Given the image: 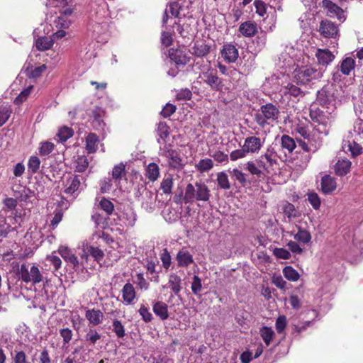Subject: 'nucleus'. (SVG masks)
<instances>
[{
	"instance_id": "f257e3e1",
	"label": "nucleus",
	"mask_w": 363,
	"mask_h": 363,
	"mask_svg": "<svg viewBox=\"0 0 363 363\" xmlns=\"http://www.w3.org/2000/svg\"><path fill=\"white\" fill-rule=\"evenodd\" d=\"M296 130L303 138V139H297V143L298 147H301L304 152L301 155L302 164L301 167L305 168L311 159V154L315 152L320 148L323 135H318L315 128L312 131H310L303 125H298Z\"/></svg>"
},
{
	"instance_id": "f03ea898",
	"label": "nucleus",
	"mask_w": 363,
	"mask_h": 363,
	"mask_svg": "<svg viewBox=\"0 0 363 363\" xmlns=\"http://www.w3.org/2000/svg\"><path fill=\"white\" fill-rule=\"evenodd\" d=\"M335 111H330L328 108L318 107L316 104L310 106L309 115L311 121L316 123L315 128L318 135L326 136L329 133L330 127L335 118Z\"/></svg>"
},
{
	"instance_id": "7ed1b4c3",
	"label": "nucleus",
	"mask_w": 363,
	"mask_h": 363,
	"mask_svg": "<svg viewBox=\"0 0 363 363\" xmlns=\"http://www.w3.org/2000/svg\"><path fill=\"white\" fill-rule=\"evenodd\" d=\"M196 67L200 69L198 80L200 83L207 84L213 91H221L223 87V79L218 77L217 71L212 68L210 62L204 63L203 60L197 61Z\"/></svg>"
},
{
	"instance_id": "20e7f679",
	"label": "nucleus",
	"mask_w": 363,
	"mask_h": 363,
	"mask_svg": "<svg viewBox=\"0 0 363 363\" xmlns=\"http://www.w3.org/2000/svg\"><path fill=\"white\" fill-rule=\"evenodd\" d=\"M280 111L273 104L268 103L260 106L259 110L255 115V121L260 127H265L267 125H273L277 123Z\"/></svg>"
},
{
	"instance_id": "39448f33",
	"label": "nucleus",
	"mask_w": 363,
	"mask_h": 363,
	"mask_svg": "<svg viewBox=\"0 0 363 363\" xmlns=\"http://www.w3.org/2000/svg\"><path fill=\"white\" fill-rule=\"evenodd\" d=\"M211 196V191L207 185L202 182H196L195 185L192 184H187L184 199L186 202L194 201H208Z\"/></svg>"
},
{
	"instance_id": "423d86ee",
	"label": "nucleus",
	"mask_w": 363,
	"mask_h": 363,
	"mask_svg": "<svg viewBox=\"0 0 363 363\" xmlns=\"http://www.w3.org/2000/svg\"><path fill=\"white\" fill-rule=\"evenodd\" d=\"M324 69L312 66L301 67L296 69L295 79L301 84L314 83L323 77Z\"/></svg>"
},
{
	"instance_id": "0eeeda50",
	"label": "nucleus",
	"mask_w": 363,
	"mask_h": 363,
	"mask_svg": "<svg viewBox=\"0 0 363 363\" xmlns=\"http://www.w3.org/2000/svg\"><path fill=\"white\" fill-rule=\"evenodd\" d=\"M317 101L323 108H328L330 112L335 111L337 100L333 86H325L318 91L317 93Z\"/></svg>"
},
{
	"instance_id": "6e6552de",
	"label": "nucleus",
	"mask_w": 363,
	"mask_h": 363,
	"mask_svg": "<svg viewBox=\"0 0 363 363\" xmlns=\"http://www.w3.org/2000/svg\"><path fill=\"white\" fill-rule=\"evenodd\" d=\"M18 274L23 281L37 284L43 281V274L38 266L31 263H23L18 269Z\"/></svg>"
},
{
	"instance_id": "1a4fd4ad",
	"label": "nucleus",
	"mask_w": 363,
	"mask_h": 363,
	"mask_svg": "<svg viewBox=\"0 0 363 363\" xmlns=\"http://www.w3.org/2000/svg\"><path fill=\"white\" fill-rule=\"evenodd\" d=\"M277 153L274 147L271 145L267 147L263 155L256 160V162L259 167H262L263 170L269 172V169H271L274 164L277 163Z\"/></svg>"
},
{
	"instance_id": "9d476101",
	"label": "nucleus",
	"mask_w": 363,
	"mask_h": 363,
	"mask_svg": "<svg viewBox=\"0 0 363 363\" xmlns=\"http://www.w3.org/2000/svg\"><path fill=\"white\" fill-rule=\"evenodd\" d=\"M120 225L122 227H133L137 220L136 213L130 205H124L118 213Z\"/></svg>"
},
{
	"instance_id": "9b49d317",
	"label": "nucleus",
	"mask_w": 363,
	"mask_h": 363,
	"mask_svg": "<svg viewBox=\"0 0 363 363\" xmlns=\"http://www.w3.org/2000/svg\"><path fill=\"white\" fill-rule=\"evenodd\" d=\"M160 154L168 160L169 164L172 168L180 169L183 167L182 160L179 153L172 149L169 145L165 144L163 147L160 148Z\"/></svg>"
},
{
	"instance_id": "f8f14e48",
	"label": "nucleus",
	"mask_w": 363,
	"mask_h": 363,
	"mask_svg": "<svg viewBox=\"0 0 363 363\" xmlns=\"http://www.w3.org/2000/svg\"><path fill=\"white\" fill-rule=\"evenodd\" d=\"M356 63L354 59L352 57H346L337 66V71L333 73V80L335 82L341 80V74L339 72L345 76L350 75L351 72L354 69Z\"/></svg>"
},
{
	"instance_id": "ddd939ff",
	"label": "nucleus",
	"mask_w": 363,
	"mask_h": 363,
	"mask_svg": "<svg viewBox=\"0 0 363 363\" xmlns=\"http://www.w3.org/2000/svg\"><path fill=\"white\" fill-rule=\"evenodd\" d=\"M321 6L330 18H336L341 22L346 20V15L342 9L330 0H323Z\"/></svg>"
},
{
	"instance_id": "4468645a",
	"label": "nucleus",
	"mask_w": 363,
	"mask_h": 363,
	"mask_svg": "<svg viewBox=\"0 0 363 363\" xmlns=\"http://www.w3.org/2000/svg\"><path fill=\"white\" fill-rule=\"evenodd\" d=\"M278 95L280 96L279 101L284 102L286 100H290L291 97L297 99L300 96H303V92L299 87L289 83L286 86H284L280 88Z\"/></svg>"
},
{
	"instance_id": "2eb2a0df",
	"label": "nucleus",
	"mask_w": 363,
	"mask_h": 363,
	"mask_svg": "<svg viewBox=\"0 0 363 363\" xmlns=\"http://www.w3.org/2000/svg\"><path fill=\"white\" fill-rule=\"evenodd\" d=\"M264 138L251 135L245 138L243 146L248 154H257L264 146Z\"/></svg>"
},
{
	"instance_id": "dca6fc26",
	"label": "nucleus",
	"mask_w": 363,
	"mask_h": 363,
	"mask_svg": "<svg viewBox=\"0 0 363 363\" xmlns=\"http://www.w3.org/2000/svg\"><path fill=\"white\" fill-rule=\"evenodd\" d=\"M319 32L325 38H335L338 34V28L335 23L325 19L320 22Z\"/></svg>"
},
{
	"instance_id": "f3484780",
	"label": "nucleus",
	"mask_w": 363,
	"mask_h": 363,
	"mask_svg": "<svg viewBox=\"0 0 363 363\" xmlns=\"http://www.w3.org/2000/svg\"><path fill=\"white\" fill-rule=\"evenodd\" d=\"M41 33L40 28H37L33 30V35L38 37L35 40V46L38 50L45 51L51 48L54 42L51 36H40Z\"/></svg>"
},
{
	"instance_id": "a211bd4d",
	"label": "nucleus",
	"mask_w": 363,
	"mask_h": 363,
	"mask_svg": "<svg viewBox=\"0 0 363 363\" xmlns=\"http://www.w3.org/2000/svg\"><path fill=\"white\" fill-rule=\"evenodd\" d=\"M220 55L223 60L228 63L235 62L239 57L238 49L232 43L225 44L220 50Z\"/></svg>"
},
{
	"instance_id": "6ab92c4d",
	"label": "nucleus",
	"mask_w": 363,
	"mask_h": 363,
	"mask_svg": "<svg viewBox=\"0 0 363 363\" xmlns=\"http://www.w3.org/2000/svg\"><path fill=\"white\" fill-rule=\"evenodd\" d=\"M80 185L81 181L79 176H70L66 181L65 192L70 195H77Z\"/></svg>"
},
{
	"instance_id": "aec40b11",
	"label": "nucleus",
	"mask_w": 363,
	"mask_h": 363,
	"mask_svg": "<svg viewBox=\"0 0 363 363\" xmlns=\"http://www.w3.org/2000/svg\"><path fill=\"white\" fill-rule=\"evenodd\" d=\"M122 298L125 305H131L134 303L136 298V292L134 286L130 283H126L122 290Z\"/></svg>"
},
{
	"instance_id": "412c9836",
	"label": "nucleus",
	"mask_w": 363,
	"mask_h": 363,
	"mask_svg": "<svg viewBox=\"0 0 363 363\" xmlns=\"http://www.w3.org/2000/svg\"><path fill=\"white\" fill-rule=\"evenodd\" d=\"M169 55L171 60L178 65H185L189 61V57L182 49H170Z\"/></svg>"
},
{
	"instance_id": "4be33fe9",
	"label": "nucleus",
	"mask_w": 363,
	"mask_h": 363,
	"mask_svg": "<svg viewBox=\"0 0 363 363\" xmlns=\"http://www.w3.org/2000/svg\"><path fill=\"white\" fill-rule=\"evenodd\" d=\"M91 126L97 130H104L105 123L104 121V111L100 108H96L92 111Z\"/></svg>"
},
{
	"instance_id": "5701e85b",
	"label": "nucleus",
	"mask_w": 363,
	"mask_h": 363,
	"mask_svg": "<svg viewBox=\"0 0 363 363\" xmlns=\"http://www.w3.org/2000/svg\"><path fill=\"white\" fill-rule=\"evenodd\" d=\"M210 50L211 46L208 44L203 42L196 41L194 43L189 51L194 56L203 57L210 52Z\"/></svg>"
},
{
	"instance_id": "b1692460",
	"label": "nucleus",
	"mask_w": 363,
	"mask_h": 363,
	"mask_svg": "<svg viewBox=\"0 0 363 363\" xmlns=\"http://www.w3.org/2000/svg\"><path fill=\"white\" fill-rule=\"evenodd\" d=\"M319 65L327 66L331 63L334 59L335 55L328 49H318L315 53Z\"/></svg>"
},
{
	"instance_id": "393cba45",
	"label": "nucleus",
	"mask_w": 363,
	"mask_h": 363,
	"mask_svg": "<svg viewBox=\"0 0 363 363\" xmlns=\"http://www.w3.org/2000/svg\"><path fill=\"white\" fill-rule=\"evenodd\" d=\"M167 286L170 288L176 296L179 297L182 289L181 277L175 274H171L169 277ZM162 287L165 288L166 286H163Z\"/></svg>"
},
{
	"instance_id": "a878e982",
	"label": "nucleus",
	"mask_w": 363,
	"mask_h": 363,
	"mask_svg": "<svg viewBox=\"0 0 363 363\" xmlns=\"http://www.w3.org/2000/svg\"><path fill=\"white\" fill-rule=\"evenodd\" d=\"M176 259L178 267H187L194 262L192 255L186 250H179L177 255Z\"/></svg>"
},
{
	"instance_id": "bb28decb",
	"label": "nucleus",
	"mask_w": 363,
	"mask_h": 363,
	"mask_svg": "<svg viewBox=\"0 0 363 363\" xmlns=\"http://www.w3.org/2000/svg\"><path fill=\"white\" fill-rule=\"evenodd\" d=\"M239 31L243 36L252 37L257 32V26L255 22L245 21L240 25Z\"/></svg>"
},
{
	"instance_id": "cd10ccee",
	"label": "nucleus",
	"mask_w": 363,
	"mask_h": 363,
	"mask_svg": "<svg viewBox=\"0 0 363 363\" xmlns=\"http://www.w3.org/2000/svg\"><path fill=\"white\" fill-rule=\"evenodd\" d=\"M85 316L89 323L94 326L101 323L104 318L102 312L100 310L94 308L87 310Z\"/></svg>"
},
{
	"instance_id": "c85d7f7f",
	"label": "nucleus",
	"mask_w": 363,
	"mask_h": 363,
	"mask_svg": "<svg viewBox=\"0 0 363 363\" xmlns=\"http://www.w3.org/2000/svg\"><path fill=\"white\" fill-rule=\"evenodd\" d=\"M58 252L66 262L73 264L74 267L79 264L77 257L67 247L60 246L58 249Z\"/></svg>"
},
{
	"instance_id": "c756f323",
	"label": "nucleus",
	"mask_w": 363,
	"mask_h": 363,
	"mask_svg": "<svg viewBox=\"0 0 363 363\" xmlns=\"http://www.w3.org/2000/svg\"><path fill=\"white\" fill-rule=\"evenodd\" d=\"M336 189L335 179L330 175H325L321 180V189L324 194H330Z\"/></svg>"
},
{
	"instance_id": "7c9ffc66",
	"label": "nucleus",
	"mask_w": 363,
	"mask_h": 363,
	"mask_svg": "<svg viewBox=\"0 0 363 363\" xmlns=\"http://www.w3.org/2000/svg\"><path fill=\"white\" fill-rule=\"evenodd\" d=\"M153 312L162 320H166L169 317L167 305L162 301H157L153 304Z\"/></svg>"
},
{
	"instance_id": "2f4dec72",
	"label": "nucleus",
	"mask_w": 363,
	"mask_h": 363,
	"mask_svg": "<svg viewBox=\"0 0 363 363\" xmlns=\"http://www.w3.org/2000/svg\"><path fill=\"white\" fill-rule=\"evenodd\" d=\"M342 148L345 151H350L351 155L354 157L362 153V147L354 140H343Z\"/></svg>"
},
{
	"instance_id": "473e14b6",
	"label": "nucleus",
	"mask_w": 363,
	"mask_h": 363,
	"mask_svg": "<svg viewBox=\"0 0 363 363\" xmlns=\"http://www.w3.org/2000/svg\"><path fill=\"white\" fill-rule=\"evenodd\" d=\"M125 174V165L123 163H120L112 169L111 172V178L113 179L115 186H118L120 183V181L122 179V177Z\"/></svg>"
},
{
	"instance_id": "72a5a7b5",
	"label": "nucleus",
	"mask_w": 363,
	"mask_h": 363,
	"mask_svg": "<svg viewBox=\"0 0 363 363\" xmlns=\"http://www.w3.org/2000/svg\"><path fill=\"white\" fill-rule=\"evenodd\" d=\"M99 138L94 133H89L86 138V150L89 153H94L98 149Z\"/></svg>"
},
{
	"instance_id": "f704fd0d",
	"label": "nucleus",
	"mask_w": 363,
	"mask_h": 363,
	"mask_svg": "<svg viewBox=\"0 0 363 363\" xmlns=\"http://www.w3.org/2000/svg\"><path fill=\"white\" fill-rule=\"evenodd\" d=\"M351 167V162L348 160H338L335 166L336 174L343 176L347 174Z\"/></svg>"
},
{
	"instance_id": "c9c22d12",
	"label": "nucleus",
	"mask_w": 363,
	"mask_h": 363,
	"mask_svg": "<svg viewBox=\"0 0 363 363\" xmlns=\"http://www.w3.org/2000/svg\"><path fill=\"white\" fill-rule=\"evenodd\" d=\"M160 175V168L156 163H150L145 169V176L152 182L157 179Z\"/></svg>"
},
{
	"instance_id": "e433bc0d",
	"label": "nucleus",
	"mask_w": 363,
	"mask_h": 363,
	"mask_svg": "<svg viewBox=\"0 0 363 363\" xmlns=\"http://www.w3.org/2000/svg\"><path fill=\"white\" fill-rule=\"evenodd\" d=\"M294 52V50L292 47H286V50L281 53L279 59L280 62L282 61L283 67H289L294 63L293 55H291Z\"/></svg>"
},
{
	"instance_id": "4c0bfd02",
	"label": "nucleus",
	"mask_w": 363,
	"mask_h": 363,
	"mask_svg": "<svg viewBox=\"0 0 363 363\" xmlns=\"http://www.w3.org/2000/svg\"><path fill=\"white\" fill-rule=\"evenodd\" d=\"M281 145L284 150H286L289 153L297 147L295 140L287 135H284L281 138Z\"/></svg>"
},
{
	"instance_id": "58836bf2",
	"label": "nucleus",
	"mask_w": 363,
	"mask_h": 363,
	"mask_svg": "<svg viewBox=\"0 0 363 363\" xmlns=\"http://www.w3.org/2000/svg\"><path fill=\"white\" fill-rule=\"evenodd\" d=\"M294 238L298 242L305 245L311 241V236L309 232L306 230L301 229L298 228V230L296 233L293 234Z\"/></svg>"
},
{
	"instance_id": "ea45409f",
	"label": "nucleus",
	"mask_w": 363,
	"mask_h": 363,
	"mask_svg": "<svg viewBox=\"0 0 363 363\" xmlns=\"http://www.w3.org/2000/svg\"><path fill=\"white\" fill-rule=\"evenodd\" d=\"M169 128L165 122H160L157 125V133L160 138L157 140L158 143H161L160 140L165 143L166 138L169 135Z\"/></svg>"
},
{
	"instance_id": "a19ab883",
	"label": "nucleus",
	"mask_w": 363,
	"mask_h": 363,
	"mask_svg": "<svg viewBox=\"0 0 363 363\" xmlns=\"http://www.w3.org/2000/svg\"><path fill=\"white\" fill-rule=\"evenodd\" d=\"M282 210L284 215L286 216L289 220L298 216V211L295 208L294 206L291 203L285 202L283 204Z\"/></svg>"
},
{
	"instance_id": "79ce46f5",
	"label": "nucleus",
	"mask_w": 363,
	"mask_h": 363,
	"mask_svg": "<svg viewBox=\"0 0 363 363\" xmlns=\"http://www.w3.org/2000/svg\"><path fill=\"white\" fill-rule=\"evenodd\" d=\"M260 335L264 343L268 346L274 337V332L271 328L263 326L260 329Z\"/></svg>"
},
{
	"instance_id": "37998d69",
	"label": "nucleus",
	"mask_w": 363,
	"mask_h": 363,
	"mask_svg": "<svg viewBox=\"0 0 363 363\" xmlns=\"http://www.w3.org/2000/svg\"><path fill=\"white\" fill-rule=\"evenodd\" d=\"M173 186V179L171 175L164 177L160 184V189L165 194H171Z\"/></svg>"
},
{
	"instance_id": "c03bdc74",
	"label": "nucleus",
	"mask_w": 363,
	"mask_h": 363,
	"mask_svg": "<svg viewBox=\"0 0 363 363\" xmlns=\"http://www.w3.org/2000/svg\"><path fill=\"white\" fill-rule=\"evenodd\" d=\"M213 167V162L211 159H202L196 164V167L200 172H206L211 170Z\"/></svg>"
},
{
	"instance_id": "a18cd8bd",
	"label": "nucleus",
	"mask_w": 363,
	"mask_h": 363,
	"mask_svg": "<svg viewBox=\"0 0 363 363\" xmlns=\"http://www.w3.org/2000/svg\"><path fill=\"white\" fill-rule=\"evenodd\" d=\"M283 274L285 278L291 281H296L300 277L298 272L291 266L285 267L283 269Z\"/></svg>"
},
{
	"instance_id": "49530a36",
	"label": "nucleus",
	"mask_w": 363,
	"mask_h": 363,
	"mask_svg": "<svg viewBox=\"0 0 363 363\" xmlns=\"http://www.w3.org/2000/svg\"><path fill=\"white\" fill-rule=\"evenodd\" d=\"M217 182L220 189L228 190L230 188L228 177L224 172H219L217 174Z\"/></svg>"
},
{
	"instance_id": "de8ad7c7",
	"label": "nucleus",
	"mask_w": 363,
	"mask_h": 363,
	"mask_svg": "<svg viewBox=\"0 0 363 363\" xmlns=\"http://www.w3.org/2000/svg\"><path fill=\"white\" fill-rule=\"evenodd\" d=\"M112 330L118 338H123L125 335V328L122 323L118 320L114 319L113 320Z\"/></svg>"
},
{
	"instance_id": "09e8293b",
	"label": "nucleus",
	"mask_w": 363,
	"mask_h": 363,
	"mask_svg": "<svg viewBox=\"0 0 363 363\" xmlns=\"http://www.w3.org/2000/svg\"><path fill=\"white\" fill-rule=\"evenodd\" d=\"M245 169L248 170L252 175L260 177L262 174V167L255 162L250 161L245 164Z\"/></svg>"
},
{
	"instance_id": "8fccbe9b",
	"label": "nucleus",
	"mask_w": 363,
	"mask_h": 363,
	"mask_svg": "<svg viewBox=\"0 0 363 363\" xmlns=\"http://www.w3.org/2000/svg\"><path fill=\"white\" fill-rule=\"evenodd\" d=\"M114 181L112 178L108 177L101 179L99 182L100 191L103 194L108 193L112 190Z\"/></svg>"
},
{
	"instance_id": "3c124183",
	"label": "nucleus",
	"mask_w": 363,
	"mask_h": 363,
	"mask_svg": "<svg viewBox=\"0 0 363 363\" xmlns=\"http://www.w3.org/2000/svg\"><path fill=\"white\" fill-rule=\"evenodd\" d=\"M73 135V130L72 128L64 126L61 128L57 134L58 140L60 142H65Z\"/></svg>"
},
{
	"instance_id": "603ef678",
	"label": "nucleus",
	"mask_w": 363,
	"mask_h": 363,
	"mask_svg": "<svg viewBox=\"0 0 363 363\" xmlns=\"http://www.w3.org/2000/svg\"><path fill=\"white\" fill-rule=\"evenodd\" d=\"M99 206L101 210H103L107 215H111L113 210L114 206L113 203L105 198H103L99 203Z\"/></svg>"
},
{
	"instance_id": "864d4df0",
	"label": "nucleus",
	"mask_w": 363,
	"mask_h": 363,
	"mask_svg": "<svg viewBox=\"0 0 363 363\" xmlns=\"http://www.w3.org/2000/svg\"><path fill=\"white\" fill-rule=\"evenodd\" d=\"M55 145L51 142H43L40 143L39 153L41 156H47L52 152Z\"/></svg>"
},
{
	"instance_id": "5fc2aeb1",
	"label": "nucleus",
	"mask_w": 363,
	"mask_h": 363,
	"mask_svg": "<svg viewBox=\"0 0 363 363\" xmlns=\"http://www.w3.org/2000/svg\"><path fill=\"white\" fill-rule=\"evenodd\" d=\"M209 155L219 163H227L228 162V155L222 151L216 150L213 152L211 150Z\"/></svg>"
},
{
	"instance_id": "6e6d98bb",
	"label": "nucleus",
	"mask_w": 363,
	"mask_h": 363,
	"mask_svg": "<svg viewBox=\"0 0 363 363\" xmlns=\"http://www.w3.org/2000/svg\"><path fill=\"white\" fill-rule=\"evenodd\" d=\"M84 338L90 344L95 345L101 339V335L96 330L90 329L85 335Z\"/></svg>"
},
{
	"instance_id": "4d7b16f0",
	"label": "nucleus",
	"mask_w": 363,
	"mask_h": 363,
	"mask_svg": "<svg viewBox=\"0 0 363 363\" xmlns=\"http://www.w3.org/2000/svg\"><path fill=\"white\" fill-rule=\"evenodd\" d=\"M40 164V159L36 156H31L28 162V167L30 172L32 173H36L39 168Z\"/></svg>"
},
{
	"instance_id": "13d9d810",
	"label": "nucleus",
	"mask_w": 363,
	"mask_h": 363,
	"mask_svg": "<svg viewBox=\"0 0 363 363\" xmlns=\"http://www.w3.org/2000/svg\"><path fill=\"white\" fill-rule=\"evenodd\" d=\"M254 6L255 7L256 13L261 17H264L267 14V4L261 0H255Z\"/></svg>"
},
{
	"instance_id": "bf43d9fd",
	"label": "nucleus",
	"mask_w": 363,
	"mask_h": 363,
	"mask_svg": "<svg viewBox=\"0 0 363 363\" xmlns=\"http://www.w3.org/2000/svg\"><path fill=\"white\" fill-rule=\"evenodd\" d=\"M88 253L97 262H100L104 256V253L101 249L93 246L88 247Z\"/></svg>"
},
{
	"instance_id": "052dcab7",
	"label": "nucleus",
	"mask_w": 363,
	"mask_h": 363,
	"mask_svg": "<svg viewBox=\"0 0 363 363\" xmlns=\"http://www.w3.org/2000/svg\"><path fill=\"white\" fill-rule=\"evenodd\" d=\"M72 20L66 16L60 15L55 21L56 26L60 28H68L72 23Z\"/></svg>"
},
{
	"instance_id": "680f3d73",
	"label": "nucleus",
	"mask_w": 363,
	"mask_h": 363,
	"mask_svg": "<svg viewBox=\"0 0 363 363\" xmlns=\"http://www.w3.org/2000/svg\"><path fill=\"white\" fill-rule=\"evenodd\" d=\"M192 293L195 295H199L202 289L201 279L197 276L194 275L191 286Z\"/></svg>"
},
{
	"instance_id": "e2e57ef3",
	"label": "nucleus",
	"mask_w": 363,
	"mask_h": 363,
	"mask_svg": "<svg viewBox=\"0 0 363 363\" xmlns=\"http://www.w3.org/2000/svg\"><path fill=\"white\" fill-rule=\"evenodd\" d=\"M11 109L9 106H4L0 108V126L3 125L9 119Z\"/></svg>"
},
{
	"instance_id": "0e129e2a",
	"label": "nucleus",
	"mask_w": 363,
	"mask_h": 363,
	"mask_svg": "<svg viewBox=\"0 0 363 363\" xmlns=\"http://www.w3.org/2000/svg\"><path fill=\"white\" fill-rule=\"evenodd\" d=\"M247 154H248L247 152H246L245 148L242 145L241 149H238V150H233L230 154V159L232 161H235V160H238L239 159H242V158L245 157Z\"/></svg>"
},
{
	"instance_id": "69168bd1",
	"label": "nucleus",
	"mask_w": 363,
	"mask_h": 363,
	"mask_svg": "<svg viewBox=\"0 0 363 363\" xmlns=\"http://www.w3.org/2000/svg\"><path fill=\"white\" fill-rule=\"evenodd\" d=\"M143 194L145 196L147 197V201L146 202H143V206L146 208L148 207L151 208V205L154 203L156 200V196L153 192L148 191L146 189H144Z\"/></svg>"
},
{
	"instance_id": "338daca9",
	"label": "nucleus",
	"mask_w": 363,
	"mask_h": 363,
	"mask_svg": "<svg viewBox=\"0 0 363 363\" xmlns=\"http://www.w3.org/2000/svg\"><path fill=\"white\" fill-rule=\"evenodd\" d=\"M308 200L314 209H318L320 206V199L315 192L308 194Z\"/></svg>"
},
{
	"instance_id": "774afa93",
	"label": "nucleus",
	"mask_w": 363,
	"mask_h": 363,
	"mask_svg": "<svg viewBox=\"0 0 363 363\" xmlns=\"http://www.w3.org/2000/svg\"><path fill=\"white\" fill-rule=\"evenodd\" d=\"M167 9L168 13H170L172 16L177 18L180 13L181 6L179 2L174 1L169 4Z\"/></svg>"
}]
</instances>
